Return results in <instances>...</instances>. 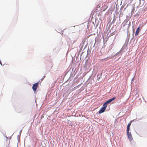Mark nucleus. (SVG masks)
<instances>
[{
    "label": "nucleus",
    "mask_w": 147,
    "mask_h": 147,
    "mask_svg": "<svg viewBox=\"0 0 147 147\" xmlns=\"http://www.w3.org/2000/svg\"><path fill=\"white\" fill-rule=\"evenodd\" d=\"M116 98L115 97H113L112 98L109 99L106 101L103 105V107H102L100 110L98 111V113L101 114L104 112L107 106V104L111 102L113 100H114Z\"/></svg>",
    "instance_id": "nucleus-1"
},
{
    "label": "nucleus",
    "mask_w": 147,
    "mask_h": 147,
    "mask_svg": "<svg viewBox=\"0 0 147 147\" xmlns=\"http://www.w3.org/2000/svg\"><path fill=\"white\" fill-rule=\"evenodd\" d=\"M127 134L128 136V138L130 141L133 140V137L131 134V133L129 132V131L127 132Z\"/></svg>",
    "instance_id": "nucleus-2"
},
{
    "label": "nucleus",
    "mask_w": 147,
    "mask_h": 147,
    "mask_svg": "<svg viewBox=\"0 0 147 147\" xmlns=\"http://www.w3.org/2000/svg\"><path fill=\"white\" fill-rule=\"evenodd\" d=\"M38 83H36L33 85L32 89L34 91H36L38 86Z\"/></svg>",
    "instance_id": "nucleus-3"
},
{
    "label": "nucleus",
    "mask_w": 147,
    "mask_h": 147,
    "mask_svg": "<svg viewBox=\"0 0 147 147\" xmlns=\"http://www.w3.org/2000/svg\"><path fill=\"white\" fill-rule=\"evenodd\" d=\"M140 27H139L137 29V30H136V33H135V35L136 36H137V35H138V34H139V32H140Z\"/></svg>",
    "instance_id": "nucleus-4"
},
{
    "label": "nucleus",
    "mask_w": 147,
    "mask_h": 147,
    "mask_svg": "<svg viewBox=\"0 0 147 147\" xmlns=\"http://www.w3.org/2000/svg\"><path fill=\"white\" fill-rule=\"evenodd\" d=\"M129 127H130V126H129L127 125V132L129 131Z\"/></svg>",
    "instance_id": "nucleus-5"
},
{
    "label": "nucleus",
    "mask_w": 147,
    "mask_h": 147,
    "mask_svg": "<svg viewBox=\"0 0 147 147\" xmlns=\"http://www.w3.org/2000/svg\"><path fill=\"white\" fill-rule=\"evenodd\" d=\"M45 76H44L42 77V78L41 79V81H42L43 80V79L45 78Z\"/></svg>",
    "instance_id": "nucleus-6"
},
{
    "label": "nucleus",
    "mask_w": 147,
    "mask_h": 147,
    "mask_svg": "<svg viewBox=\"0 0 147 147\" xmlns=\"http://www.w3.org/2000/svg\"><path fill=\"white\" fill-rule=\"evenodd\" d=\"M131 123V122H130L129 123H128L127 125L128 126H130Z\"/></svg>",
    "instance_id": "nucleus-7"
},
{
    "label": "nucleus",
    "mask_w": 147,
    "mask_h": 147,
    "mask_svg": "<svg viewBox=\"0 0 147 147\" xmlns=\"http://www.w3.org/2000/svg\"><path fill=\"white\" fill-rule=\"evenodd\" d=\"M100 7V5H98L97 6V7H96V8H99V7Z\"/></svg>",
    "instance_id": "nucleus-8"
},
{
    "label": "nucleus",
    "mask_w": 147,
    "mask_h": 147,
    "mask_svg": "<svg viewBox=\"0 0 147 147\" xmlns=\"http://www.w3.org/2000/svg\"><path fill=\"white\" fill-rule=\"evenodd\" d=\"M97 10V9H96V10H95L94 12H96V13L97 12V11H96Z\"/></svg>",
    "instance_id": "nucleus-9"
},
{
    "label": "nucleus",
    "mask_w": 147,
    "mask_h": 147,
    "mask_svg": "<svg viewBox=\"0 0 147 147\" xmlns=\"http://www.w3.org/2000/svg\"><path fill=\"white\" fill-rule=\"evenodd\" d=\"M0 64L2 65V63H1V61H0Z\"/></svg>",
    "instance_id": "nucleus-10"
},
{
    "label": "nucleus",
    "mask_w": 147,
    "mask_h": 147,
    "mask_svg": "<svg viewBox=\"0 0 147 147\" xmlns=\"http://www.w3.org/2000/svg\"><path fill=\"white\" fill-rule=\"evenodd\" d=\"M142 26H141V28H142Z\"/></svg>",
    "instance_id": "nucleus-11"
},
{
    "label": "nucleus",
    "mask_w": 147,
    "mask_h": 147,
    "mask_svg": "<svg viewBox=\"0 0 147 147\" xmlns=\"http://www.w3.org/2000/svg\"><path fill=\"white\" fill-rule=\"evenodd\" d=\"M105 10V9L104 10H103V11H104Z\"/></svg>",
    "instance_id": "nucleus-12"
},
{
    "label": "nucleus",
    "mask_w": 147,
    "mask_h": 147,
    "mask_svg": "<svg viewBox=\"0 0 147 147\" xmlns=\"http://www.w3.org/2000/svg\"><path fill=\"white\" fill-rule=\"evenodd\" d=\"M132 0H131V2L132 1Z\"/></svg>",
    "instance_id": "nucleus-13"
}]
</instances>
